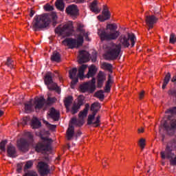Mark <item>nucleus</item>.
Masks as SVG:
<instances>
[{
  "mask_svg": "<svg viewBox=\"0 0 176 176\" xmlns=\"http://www.w3.org/2000/svg\"><path fill=\"white\" fill-rule=\"evenodd\" d=\"M52 61H55L56 63H60L61 61V55L58 52H54L51 56Z\"/></svg>",
  "mask_w": 176,
  "mask_h": 176,
  "instance_id": "cd10ccee",
  "label": "nucleus"
},
{
  "mask_svg": "<svg viewBox=\"0 0 176 176\" xmlns=\"http://www.w3.org/2000/svg\"><path fill=\"white\" fill-rule=\"evenodd\" d=\"M176 148V143L175 142H170L167 144L165 151H162L160 155L162 159H166V155L168 159H170L174 156L173 153V151H174Z\"/></svg>",
  "mask_w": 176,
  "mask_h": 176,
  "instance_id": "1a4fd4ad",
  "label": "nucleus"
},
{
  "mask_svg": "<svg viewBox=\"0 0 176 176\" xmlns=\"http://www.w3.org/2000/svg\"><path fill=\"white\" fill-rule=\"evenodd\" d=\"M130 40L131 47H134L135 45V35L129 34L128 36H126L124 34H122L118 38L120 43L110 48L107 52L105 55L107 60H116L119 57L120 52H122V47L127 48L130 46Z\"/></svg>",
  "mask_w": 176,
  "mask_h": 176,
  "instance_id": "f257e3e1",
  "label": "nucleus"
},
{
  "mask_svg": "<svg viewBox=\"0 0 176 176\" xmlns=\"http://www.w3.org/2000/svg\"><path fill=\"white\" fill-rule=\"evenodd\" d=\"M168 94L169 96H173V97L175 98V100L176 102V90L175 89H170L168 91Z\"/></svg>",
  "mask_w": 176,
  "mask_h": 176,
  "instance_id": "864d4df0",
  "label": "nucleus"
},
{
  "mask_svg": "<svg viewBox=\"0 0 176 176\" xmlns=\"http://www.w3.org/2000/svg\"><path fill=\"white\" fill-rule=\"evenodd\" d=\"M166 113H172V115H176V107H174L168 110Z\"/></svg>",
  "mask_w": 176,
  "mask_h": 176,
  "instance_id": "603ef678",
  "label": "nucleus"
},
{
  "mask_svg": "<svg viewBox=\"0 0 176 176\" xmlns=\"http://www.w3.org/2000/svg\"><path fill=\"white\" fill-rule=\"evenodd\" d=\"M102 67L104 69H107L109 72H112V65L111 63H104Z\"/></svg>",
  "mask_w": 176,
  "mask_h": 176,
  "instance_id": "58836bf2",
  "label": "nucleus"
},
{
  "mask_svg": "<svg viewBox=\"0 0 176 176\" xmlns=\"http://www.w3.org/2000/svg\"><path fill=\"white\" fill-rule=\"evenodd\" d=\"M44 10L45 12H52V10H54V7H53V6H50L49 3H47L45 6H44Z\"/></svg>",
  "mask_w": 176,
  "mask_h": 176,
  "instance_id": "37998d69",
  "label": "nucleus"
},
{
  "mask_svg": "<svg viewBox=\"0 0 176 176\" xmlns=\"http://www.w3.org/2000/svg\"><path fill=\"white\" fill-rule=\"evenodd\" d=\"M72 79V82H71V87L72 89H74V87H75V85H76V83H78V82L79 81L78 77H73V78Z\"/></svg>",
  "mask_w": 176,
  "mask_h": 176,
  "instance_id": "a18cd8bd",
  "label": "nucleus"
},
{
  "mask_svg": "<svg viewBox=\"0 0 176 176\" xmlns=\"http://www.w3.org/2000/svg\"><path fill=\"white\" fill-rule=\"evenodd\" d=\"M87 68V65H82L79 69H78V78H80V79H83L84 78H86V76H85V70Z\"/></svg>",
  "mask_w": 176,
  "mask_h": 176,
  "instance_id": "b1692460",
  "label": "nucleus"
},
{
  "mask_svg": "<svg viewBox=\"0 0 176 176\" xmlns=\"http://www.w3.org/2000/svg\"><path fill=\"white\" fill-rule=\"evenodd\" d=\"M112 83V79H111V75H109L108 80L107 82V85H111Z\"/></svg>",
  "mask_w": 176,
  "mask_h": 176,
  "instance_id": "e2e57ef3",
  "label": "nucleus"
},
{
  "mask_svg": "<svg viewBox=\"0 0 176 176\" xmlns=\"http://www.w3.org/2000/svg\"><path fill=\"white\" fill-rule=\"evenodd\" d=\"M50 24V18L47 14L36 16L32 23L34 31H41L43 28H47Z\"/></svg>",
  "mask_w": 176,
  "mask_h": 176,
  "instance_id": "7ed1b4c3",
  "label": "nucleus"
},
{
  "mask_svg": "<svg viewBox=\"0 0 176 176\" xmlns=\"http://www.w3.org/2000/svg\"><path fill=\"white\" fill-rule=\"evenodd\" d=\"M14 62L10 58H8L6 65H7V67H8L9 68L12 69L14 68Z\"/></svg>",
  "mask_w": 176,
  "mask_h": 176,
  "instance_id": "a19ab883",
  "label": "nucleus"
},
{
  "mask_svg": "<svg viewBox=\"0 0 176 176\" xmlns=\"http://www.w3.org/2000/svg\"><path fill=\"white\" fill-rule=\"evenodd\" d=\"M91 60L93 63H96L97 61V52H93V54L91 56Z\"/></svg>",
  "mask_w": 176,
  "mask_h": 176,
  "instance_id": "5fc2aeb1",
  "label": "nucleus"
},
{
  "mask_svg": "<svg viewBox=\"0 0 176 176\" xmlns=\"http://www.w3.org/2000/svg\"><path fill=\"white\" fill-rule=\"evenodd\" d=\"M94 119H96V117L94 116V115H89L88 119H87V124H89V126L90 124H92L93 126L94 127V122H93Z\"/></svg>",
  "mask_w": 176,
  "mask_h": 176,
  "instance_id": "4c0bfd02",
  "label": "nucleus"
},
{
  "mask_svg": "<svg viewBox=\"0 0 176 176\" xmlns=\"http://www.w3.org/2000/svg\"><path fill=\"white\" fill-rule=\"evenodd\" d=\"M42 126V123L38 120V118H34L32 121V129H39Z\"/></svg>",
  "mask_w": 176,
  "mask_h": 176,
  "instance_id": "c756f323",
  "label": "nucleus"
},
{
  "mask_svg": "<svg viewBox=\"0 0 176 176\" xmlns=\"http://www.w3.org/2000/svg\"><path fill=\"white\" fill-rule=\"evenodd\" d=\"M104 91L105 93H109L111 91V85L109 84H106Z\"/></svg>",
  "mask_w": 176,
  "mask_h": 176,
  "instance_id": "bf43d9fd",
  "label": "nucleus"
},
{
  "mask_svg": "<svg viewBox=\"0 0 176 176\" xmlns=\"http://www.w3.org/2000/svg\"><path fill=\"white\" fill-rule=\"evenodd\" d=\"M107 30H109L108 32L105 29H98V35H99L101 41H116L119 36H120V32L118 30L116 24H108L107 25Z\"/></svg>",
  "mask_w": 176,
  "mask_h": 176,
  "instance_id": "f03ea898",
  "label": "nucleus"
},
{
  "mask_svg": "<svg viewBox=\"0 0 176 176\" xmlns=\"http://www.w3.org/2000/svg\"><path fill=\"white\" fill-rule=\"evenodd\" d=\"M80 35H82V38L83 36L85 38L86 41H90L89 39V33L85 31V32H82L81 34H80Z\"/></svg>",
  "mask_w": 176,
  "mask_h": 176,
  "instance_id": "4d7b16f0",
  "label": "nucleus"
},
{
  "mask_svg": "<svg viewBox=\"0 0 176 176\" xmlns=\"http://www.w3.org/2000/svg\"><path fill=\"white\" fill-rule=\"evenodd\" d=\"M6 144H8V140H2L0 142V150L2 152H6Z\"/></svg>",
  "mask_w": 176,
  "mask_h": 176,
  "instance_id": "c9c22d12",
  "label": "nucleus"
},
{
  "mask_svg": "<svg viewBox=\"0 0 176 176\" xmlns=\"http://www.w3.org/2000/svg\"><path fill=\"white\" fill-rule=\"evenodd\" d=\"M164 127L168 131L169 130H175L176 129V120H173L170 122V126L167 124V122L164 124Z\"/></svg>",
  "mask_w": 176,
  "mask_h": 176,
  "instance_id": "393cba45",
  "label": "nucleus"
},
{
  "mask_svg": "<svg viewBox=\"0 0 176 176\" xmlns=\"http://www.w3.org/2000/svg\"><path fill=\"white\" fill-rule=\"evenodd\" d=\"M70 123L71 124H74L77 127H82L85 122L83 121V119H77L76 118H72Z\"/></svg>",
  "mask_w": 176,
  "mask_h": 176,
  "instance_id": "4be33fe9",
  "label": "nucleus"
},
{
  "mask_svg": "<svg viewBox=\"0 0 176 176\" xmlns=\"http://www.w3.org/2000/svg\"><path fill=\"white\" fill-rule=\"evenodd\" d=\"M54 102H56V98H51L48 96L45 102V105H52V104H54Z\"/></svg>",
  "mask_w": 176,
  "mask_h": 176,
  "instance_id": "ea45409f",
  "label": "nucleus"
},
{
  "mask_svg": "<svg viewBox=\"0 0 176 176\" xmlns=\"http://www.w3.org/2000/svg\"><path fill=\"white\" fill-rule=\"evenodd\" d=\"M76 74H78V69L76 67L70 69L69 72L70 79H74V78H78L76 76Z\"/></svg>",
  "mask_w": 176,
  "mask_h": 176,
  "instance_id": "473e14b6",
  "label": "nucleus"
},
{
  "mask_svg": "<svg viewBox=\"0 0 176 176\" xmlns=\"http://www.w3.org/2000/svg\"><path fill=\"white\" fill-rule=\"evenodd\" d=\"M100 107V103L94 102L91 105V111H97L96 108H98Z\"/></svg>",
  "mask_w": 176,
  "mask_h": 176,
  "instance_id": "3c124183",
  "label": "nucleus"
},
{
  "mask_svg": "<svg viewBox=\"0 0 176 176\" xmlns=\"http://www.w3.org/2000/svg\"><path fill=\"white\" fill-rule=\"evenodd\" d=\"M66 13L72 16V17H76V15L79 13L78 6L72 4L66 8Z\"/></svg>",
  "mask_w": 176,
  "mask_h": 176,
  "instance_id": "ddd939ff",
  "label": "nucleus"
},
{
  "mask_svg": "<svg viewBox=\"0 0 176 176\" xmlns=\"http://www.w3.org/2000/svg\"><path fill=\"white\" fill-rule=\"evenodd\" d=\"M49 115L52 119L55 120V122H57L60 118V113H58L54 107L50 109Z\"/></svg>",
  "mask_w": 176,
  "mask_h": 176,
  "instance_id": "aec40b11",
  "label": "nucleus"
},
{
  "mask_svg": "<svg viewBox=\"0 0 176 176\" xmlns=\"http://www.w3.org/2000/svg\"><path fill=\"white\" fill-rule=\"evenodd\" d=\"M32 166H34V162L32 161H28L24 166V170H29Z\"/></svg>",
  "mask_w": 176,
  "mask_h": 176,
  "instance_id": "79ce46f5",
  "label": "nucleus"
},
{
  "mask_svg": "<svg viewBox=\"0 0 176 176\" xmlns=\"http://www.w3.org/2000/svg\"><path fill=\"white\" fill-rule=\"evenodd\" d=\"M7 153L8 157H12L14 159V157H17V151L16 150V147L13 146V144H10L7 147Z\"/></svg>",
  "mask_w": 176,
  "mask_h": 176,
  "instance_id": "f3484780",
  "label": "nucleus"
},
{
  "mask_svg": "<svg viewBox=\"0 0 176 176\" xmlns=\"http://www.w3.org/2000/svg\"><path fill=\"white\" fill-rule=\"evenodd\" d=\"M27 122H28V118L24 117L21 123L23 126H25L27 124Z\"/></svg>",
  "mask_w": 176,
  "mask_h": 176,
  "instance_id": "680f3d73",
  "label": "nucleus"
},
{
  "mask_svg": "<svg viewBox=\"0 0 176 176\" xmlns=\"http://www.w3.org/2000/svg\"><path fill=\"white\" fill-rule=\"evenodd\" d=\"M105 74L102 72H100L98 74V87L101 89L102 87V85H104V82H105Z\"/></svg>",
  "mask_w": 176,
  "mask_h": 176,
  "instance_id": "6ab92c4d",
  "label": "nucleus"
},
{
  "mask_svg": "<svg viewBox=\"0 0 176 176\" xmlns=\"http://www.w3.org/2000/svg\"><path fill=\"white\" fill-rule=\"evenodd\" d=\"M30 142L28 140L22 138L17 141V147L21 152H28L30 148Z\"/></svg>",
  "mask_w": 176,
  "mask_h": 176,
  "instance_id": "9d476101",
  "label": "nucleus"
},
{
  "mask_svg": "<svg viewBox=\"0 0 176 176\" xmlns=\"http://www.w3.org/2000/svg\"><path fill=\"white\" fill-rule=\"evenodd\" d=\"M66 134L68 141H71L74 138V135H75V127L72 124L69 125Z\"/></svg>",
  "mask_w": 176,
  "mask_h": 176,
  "instance_id": "a211bd4d",
  "label": "nucleus"
},
{
  "mask_svg": "<svg viewBox=\"0 0 176 176\" xmlns=\"http://www.w3.org/2000/svg\"><path fill=\"white\" fill-rule=\"evenodd\" d=\"M56 7L59 10H64V1L63 0H56L55 3Z\"/></svg>",
  "mask_w": 176,
  "mask_h": 176,
  "instance_id": "2f4dec72",
  "label": "nucleus"
},
{
  "mask_svg": "<svg viewBox=\"0 0 176 176\" xmlns=\"http://www.w3.org/2000/svg\"><path fill=\"white\" fill-rule=\"evenodd\" d=\"M102 13L103 16H104V18L102 16V15L98 16V20H100V21H105V20H109V19H111V12H109L107 6H103V10Z\"/></svg>",
  "mask_w": 176,
  "mask_h": 176,
  "instance_id": "dca6fc26",
  "label": "nucleus"
},
{
  "mask_svg": "<svg viewBox=\"0 0 176 176\" xmlns=\"http://www.w3.org/2000/svg\"><path fill=\"white\" fill-rule=\"evenodd\" d=\"M34 111V102L32 100L25 103V112L26 113H31Z\"/></svg>",
  "mask_w": 176,
  "mask_h": 176,
  "instance_id": "412c9836",
  "label": "nucleus"
},
{
  "mask_svg": "<svg viewBox=\"0 0 176 176\" xmlns=\"http://www.w3.org/2000/svg\"><path fill=\"white\" fill-rule=\"evenodd\" d=\"M90 57V54L86 50H81L79 52V63L82 64L83 63H87L89 61V58Z\"/></svg>",
  "mask_w": 176,
  "mask_h": 176,
  "instance_id": "4468645a",
  "label": "nucleus"
},
{
  "mask_svg": "<svg viewBox=\"0 0 176 176\" xmlns=\"http://www.w3.org/2000/svg\"><path fill=\"white\" fill-rule=\"evenodd\" d=\"M96 73L97 69H96V66L91 65L90 67H89V71L87 74L85 76V78H93Z\"/></svg>",
  "mask_w": 176,
  "mask_h": 176,
  "instance_id": "5701e85b",
  "label": "nucleus"
},
{
  "mask_svg": "<svg viewBox=\"0 0 176 176\" xmlns=\"http://www.w3.org/2000/svg\"><path fill=\"white\" fill-rule=\"evenodd\" d=\"M25 135L29 139L28 142L31 144V142L34 141V136L32 135V133H31L30 132H27L25 133Z\"/></svg>",
  "mask_w": 176,
  "mask_h": 176,
  "instance_id": "49530a36",
  "label": "nucleus"
},
{
  "mask_svg": "<svg viewBox=\"0 0 176 176\" xmlns=\"http://www.w3.org/2000/svg\"><path fill=\"white\" fill-rule=\"evenodd\" d=\"M38 173L41 176H46L50 173V169H49V165L44 162H40L38 163Z\"/></svg>",
  "mask_w": 176,
  "mask_h": 176,
  "instance_id": "9b49d317",
  "label": "nucleus"
},
{
  "mask_svg": "<svg viewBox=\"0 0 176 176\" xmlns=\"http://www.w3.org/2000/svg\"><path fill=\"white\" fill-rule=\"evenodd\" d=\"M82 135V132L80 131H78L76 133V137H80Z\"/></svg>",
  "mask_w": 176,
  "mask_h": 176,
  "instance_id": "69168bd1",
  "label": "nucleus"
},
{
  "mask_svg": "<svg viewBox=\"0 0 176 176\" xmlns=\"http://www.w3.org/2000/svg\"><path fill=\"white\" fill-rule=\"evenodd\" d=\"M23 176H38V173L34 171H28Z\"/></svg>",
  "mask_w": 176,
  "mask_h": 176,
  "instance_id": "8fccbe9b",
  "label": "nucleus"
},
{
  "mask_svg": "<svg viewBox=\"0 0 176 176\" xmlns=\"http://www.w3.org/2000/svg\"><path fill=\"white\" fill-rule=\"evenodd\" d=\"M77 31H78V32H80V34H82V32H85V30H83V25L82 24L78 25Z\"/></svg>",
  "mask_w": 176,
  "mask_h": 176,
  "instance_id": "6e6d98bb",
  "label": "nucleus"
},
{
  "mask_svg": "<svg viewBox=\"0 0 176 176\" xmlns=\"http://www.w3.org/2000/svg\"><path fill=\"white\" fill-rule=\"evenodd\" d=\"M22 170H23V164H17L16 165L17 173H21Z\"/></svg>",
  "mask_w": 176,
  "mask_h": 176,
  "instance_id": "13d9d810",
  "label": "nucleus"
},
{
  "mask_svg": "<svg viewBox=\"0 0 176 176\" xmlns=\"http://www.w3.org/2000/svg\"><path fill=\"white\" fill-rule=\"evenodd\" d=\"M96 97L99 98V100H104L105 98V95H104V91L100 90L96 93Z\"/></svg>",
  "mask_w": 176,
  "mask_h": 176,
  "instance_id": "e433bc0d",
  "label": "nucleus"
},
{
  "mask_svg": "<svg viewBox=\"0 0 176 176\" xmlns=\"http://www.w3.org/2000/svg\"><path fill=\"white\" fill-rule=\"evenodd\" d=\"M171 82H173V83H175V82H176V76H174L172 78Z\"/></svg>",
  "mask_w": 176,
  "mask_h": 176,
  "instance_id": "774afa93",
  "label": "nucleus"
},
{
  "mask_svg": "<svg viewBox=\"0 0 176 176\" xmlns=\"http://www.w3.org/2000/svg\"><path fill=\"white\" fill-rule=\"evenodd\" d=\"M44 82L45 85L47 86V89L50 91L56 90V91L60 94L61 90H60V88L58 86H57V84L53 82V74H52V73L48 72L45 74L44 77Z\"/></svg>",
  "mask_w": 176,
  "mask_h": 176,
  "instance_id": "0eeeda50",
  "label": "nucleus"
},
{
  "mask_svg": "<svg viewBox=\"0 0 176 176\" xmlns=\"http://www.w3.org/2000/svg\"><path fill=\"white\" fill-rule=\"evenodd\" d=\"M41 140L43 141L39 142L34 146L36 152H49V151H52V142H53V140L43 136H41Z\"/></svg>",
  "mask_w": 176,
  "mask_h": 176,
  "instance_id": "20e7f679",
  "label": "nucleus"
},
{
  "mask_svg": "<svg viewBox=\"0 0 176 176\" xmlns=\"http://www.w3.org/2000/svg\"><path fill=\"white\" fill-rule=\"evenodd\" d=\"M90 9L94 13H100V10L97 8V0H94L90 5Z\"/></svg>",
  "mask_w": 176,
  "mask_h": 176,
  "instance_id": "c85d7f7f",
  "label": "nucleus"
},
{
  "mask_svg": "<svg viewBox=\"0 0 176 176\" xmlns=\"http://www.w3.org/2000/svg\"><path fill=\"white\" fill-rule=\"evenodd\" d=\"M62 43L65 46H67L69 49H75V47H79L83 45V36L79 34L78 39L72 38H66L62 41Z\"/></svg>",
  "mask_w": 176,
  "mask_h": 176,
  "instance_id": "39448f33",
  "label": "nucleus"
},
{
  "mask_svg": "<svg viewBox=\"0 0 176 176\" xmlns=\"http://www.w3.org/2000/svg\"><path fill=\"white\" fill-rule=\"evenodd\" d=\"M34 14H35V11L31 10H30V17H33V16H34Z\"/></svg>",
  "mask_w": 176,
  "mask_h": 176,
  "instance_id": "338daca9",
  "label": "nucleus"
},
{
  "mask_svg": "<svg viewBox=\"0 0 176 176\" xmlns=\"http://www.w3.org/2000/svg\"><path fill=\"white\" fill-rule=\"evenodd\" d=\"M169 42H170V43H172L173 45H174V43H175V42H176L175 34H174V33L170 34V38H169Z\"/></svg>",
  "mask_w": 176,
  "mask_h": 176,
  "instance_id": "c03bdc74",
  "label": "nucleus"
},
{
  "mask_svg": "<svg viewBox=\"0 0 176 176\" xmlns=\"http://www.w3.org/2000/svg\"><path fill=\"white\" fill-rule=\"evenodd\" d=\"M89 108H90V105L89 104H86L85 108L83 109L82 111H80L78 114V118H80V119L86 118V116H87V112H89Z\"/></svg>",
  "mask_w": 176,
  "mask_h": 176,
  "instance_id": "bb28decb",
  "label": "nucleus"
},
{
  "mask_svg": "<svg viewBox=\"0 0 176 176\" xmlns=\"http://www.w3.org/2000/svg\"><path fill=\"white\" fill-rule=\"evenodd\" d=\"M85 104V96H83V95H80L78 97V102L76 103V104L80 107H82V105H83Z\"/></svg>",
  "mask_w": 176,
  "mask_h": 176,
  "instance_id": "f704fd0d",
  "label": "nucleus"
},
{
  "mask_svg": "<svg viewBox=\"0 0 176 176\" xmlns=\"http://www.w3.org/2000/svg\"><path fill=\"white\" fill-rule=\"evenodd\" d=\"M55 32L56 34H59V35L71 36V35L74 34V25L71 22L65 24L63 26L62 25H59L55 29Z\"/></svg>",
  "mask_w": 176,
  "mask_h": 176,
  "instance_id": "423d86ee",
  "label": "nucleus"
},
{
  "mask_svg": "<svg viewBox=\"0 0 176 176\" xmlns=\"http://www.w3.org/2000/svg\"><path fill=\"white\" fill-rule=\"evenodd\" d=\"M52 20H53L52 25H53L54 27H56V24H57V21H56V20H57V15L54 14L52 16Z\"/></svg>",
  "mask_w": 176,
  "mask_h": 176,
  "instance_id": "052dcab7",
  "label": "nucleus"
},
{
  "mask_svg": "<svg viewBox=\"0 0 176 176\" xmlns=\"http://www.w3.org/2000/svg\"><path fill=\"white\" fill-rule=\"evenodd\" d=\"M159 21V18L156 17L155 15H146L145 22L148 27V30H152L153 28L154 24H156Z\"/></svg>",
  "mask_w": 176,
  "mask_h": 176,
  "instance_id": "f8f14e48",
  "label": "nucleus"
},
{
  "mask_svg": "<svg viewBox=\"0 0 176 176\" xmlns=\"http://www.w3.org/2000/svg\"><path fill=\"white\" fill-rule=\"evenodd\" d=\"M100 119H101V117L100 116H98L96 117V121L94 122V127H98L100 126Z\"/></svg>",
  "mask_w": 176,
  "mask_h": 176,
  "instance_id": "de8ad7c7",
  "label": "nucleus"
},
{
  "mask_svg": "<svg viewBox=\"0 0 176 176\" xmlns=\"http://www.w3.org/2000/svg\"><path fill=\"white\" fill-rule=\"evenodd\" d=\"M80 109V107L78 104H76V102H74L73 104V106L72 107L71 113L72 115H75V113H78V112H79Z\"/></svg>",
  "mask_w": 176,
  "mask_h": 176,
  "instance_id": "72a5a7b5",
  "label": "nucleus"
},
{
  "mask_svg": "<svg viewBox=\"0 0 176 176\" xmlns=\"http://www.w3.org/2000/svg\"><path fill=\"white\" fill-rule=\"evenodd\" d=\"M80 91L81 93H94L96 91V78H92L91 80L84 82L80 85Z\"/></svg>",
  "mask_w": 176,
  "mask_h": 176,
  "instance_id": "6e6552de",
  "label": "nucleus"
},
{
  "mask_svg": "<svg viewBox=\"0 0 176 176\" xmlns=\"http://www.w3.org/2000/svg\"><path fill=\"white\" fill-rule=\"evenodd\" d=\"M144 94H145V91H142L140 94V99L142 100V98H144Z\"/></svg>",
  "mask_w": 176,
  "mask_h": 176,
  "instance_id": "0e129e2a",
  "label": "nucleus"
},
{
  "mask_svg": "<svg viewBox=\"0 0 176 176\" xmlns=\"http://www.w3.org/2000/svg\"><path fill=\"white\" fill-rule=\"evenodd\" d=\"M72 101H74V97L72 96H69L65 98L64 100V104L66 109H69V107L71 106V104H72Z\"/></svg>",
  "mask_w": 176,
  "mask_h": 176,
  "instance_id": "a878e982",
  "label": "nucleus"
},
{
  "mask_svg": "<svg viewBox=\"0 0 176 176\" xmlns=\"http://www.w3.org/2000/svg\"><path fill=\"white\" fill-rule=\"evenodd\" d=\"M170 79H171V74L167 73L165 76V78L164 79V82L162 85V89L164 90L166 89V87L167 85H168V82H170Z\"/></svg>",
  "mask_w": 176,
  "mask_h": 176,
  "instance_id": "7c9ffc66",
  "label": "nucleus"
},
{
  "mask_svg": "<svg viewBox=\"0 0 176 176\" xmlns=\"http://www.w3.org/2000/svg\"><path fill=\"white\" fill-rule=\"evenodd\" d=\"M34 104L35 105V109H42V108H43V106L46 105V99H45L43 96H41L40 98H38L37 99H35Z\"/></svg>",
  "mask_w": 176,
  "mask_h": 176,
  "instance_id": "2eb2a0df",
  "label": "nucleus"
},
{
  "mask_svg": "<svg viewBox=\"0 0 176 176\" xmlns=\"http://www.w3.org/2000/svg\"><path fill=\"white\" fill-rule=\"evenodd\" d=\"M139 145L141 149H144L145 148V139L141 138L139 141Z\"/></svg>",
  "mask_w": 176,
  "mask_h": 176,
  "instance_id": "09e8293b",
  "label": "nucleus"
}]
</instances>
